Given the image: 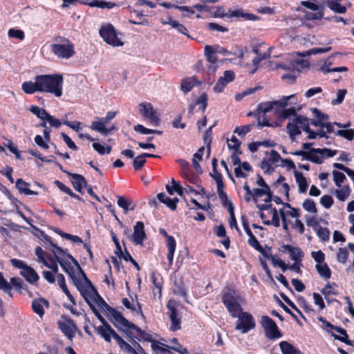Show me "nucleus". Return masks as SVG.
<instances>
[{
  "mask_svg": "<svg viewBox=\"0 0 354 354\" xmlns=\"http://www.w3.org/2000/svg\"><path fill=\"white\" fill-rule=\"evenodd\" d=\"M221 301L232 317H236L243 309V298L232 285L225 286L221 294Z\"/></svg>",
  "mask_w": 354,
  "mask_h": 354,
  "instance_id": "1",
  "label": "nucleus"
},
{
  "mask_svg": "<svg viewBox=\"0 0 354 354\" xmlns=\"http://www.w3.org/2000/svg\"><path fill=\"white\" fill-rule=\"evenodd\" d=\"M41 92L49 93L57 97L63 94L64 78L62 74H46L37 75Z\"/></svg>",
  "mask_w": 354,
  "mask_h": 354,
  "instance_id": "2",
  "label": "nucleus"
},
{
  "mask_svg": "<svg viewBox=\"0 0 354 354\" xmlns=\"http://www.w3.org/2000/svg\"><path fill=\"white\" fill-rule=\"evenodd\" d=\"M68 259L77 267L83 277V279L85 280V285L84 286V292H83L84 295H81L84 297L86 304L91 308L92 306H95L92 303V301H93L100 308H102L103 306L106 304L104 299L99 295L91 281L88 279L85 272L80 267L78 261L71 254H68Z\"/></svg>",
  "mask_w": 354,
  "mask_h": 354,
  "instance_id": "3",
  "label": "nucleus"
},
{
  "mask_svg": "<svg viewBox=\"0 0 354 354\" xmlns=\"http://www.w3.org/2000/svg\"><path fill=\"white\" fill-rule=\"evenodd\" d=\"M55 44H50V51L58 58L69 59L75 54L74 44L67 38L57 36Z\"/></svg>",
  "mask_w": 354,
  "mask_h": 354,
  "instance_id": "4",
  "label": "nucleus"
},
{
  "mask_svg": "<svg viewBox=\"0 0 354 354\" xmlns=\"http://www.w3.org/2000/svg\"><path fill=\"white\" fill-rule=\"evenodd\" d=\"M291 155L302 156L304 159L311 161L316 164H322L323 160L315 153H319L322 155L324 158H331L335 156L337 153V150H333L328 148H313L310 151H305L304 150L292 151L290 153Z\"/></svg>",
  "mask_w": 354,
  "mask_h": 354,
  "instance_id": "5",
  "label": "nucleus"
},
{
  "mask_svg": "<svg viewBox=\"0 0 354 354\" xmlns=\"http://www.w3.org/2000/svg\"><path fill=\"white\" fill-rule=\"evenodd\" d=\"M99 33L103 40L109 45L113 47L122 46L124 43L118 38L120 32L115 28L111 24H104L101 26Z\"/></svg>",
  "mask_w": 354,
  "mask_h": 354,
  "instance_id": "6",
  "label": "nucleus"
},
{
  "mask_svg": "<svg viewBox=\"0 0 354 354\" xmlns=\"http://www.w3.org/2000/svg\"><path fill=\"white\" fill-rule=\"evenodd\" d=\"M55 254V259L57 262L59 263L63 270L68 274V276L73 280L75 286L77 287V290L80 291L81 295H84V286L85 285V280L84 281H81L80 279L77 278L75 274V269L73 266L71 265V262L64 259L63 258L59 257V254H56L55 251H53Z\"/></svg>",
  "mask_w": 354,
  "mask_h": 354,
  "instance_id": "7",
  "label": "nucleus"
},
{
  "mask_svg": "<svg viewBox=\"0 0 354 354\" xmlns=\"http://www.w3.org/2000/svg\"><path fill=\"white\" fill-rule=\"evenodd\" d=\"M58 328L70 341H73L78 330L75 321L67 315H62L61 319L57 323Z\"/></svg>",
  "mask_w": 354,
  "mask_h": 354,
  "instance_id": "8",
  "label": "nucleus"
},
{
  "mask_svg": "<svg viewBox=\"0 0 354 354\" xmlns=\"http://www.w3.org/2000/svg\"><path fill=\"white\" fill-rule=\"evenodd\" d=\"M260 324L264 330L266 337L269 339H279L283 336L275 322L269 316L261 317Z\"/></svg>",
  "mask_w": 354,
  "mask_h": 354,
  "instance_id": "9",
  "label": "nucleus"
},
{
  "mask_svg": "<svg viewBox=\"0 0 354 354\" xmlns=\"http://www.w3.org/2000/svg\"><path fill=\"white\" fill-rule=\"evenodd\" d=\"M235 329L240 330L242 333H246L248 331L254 329L256 326V323L253 316L248 312H243V309L239 313Z\"/></svg>",
  "mask_w": 354,
  "mask_h": 354,
  "instance_id": "10",
  "label": "nucleus"
},
{
  "mask_svg": "<svg viewBox=\"0 0 354 354\" xmlns=\"http://www.w3.org/2000/svg\"><path fill=\"white\" fill-rule=\"evenodd\" d=\"M91 310L102 323V325L99 326L97 328L98 334L100 335L106 342H111V337H113L115 333V330L113 329L109 324L103 318L95 306H91Z\"/></svg>",
  "mask_w": 354,
  "mask_h": 354,
  "instance_id": "11",
  "label": "nucleus"
},
{
  "mask_svg": "<svg viewBox=\"0 0 354 354\" xmlns=\"http://www.w3.org/2000/svg\"><path fill=\"white\" fill-rule=\"evenodd\" d=\"M139 111L142 116L144 118L148 119L150 124L153 126L158 127L160 124V116L151 103H140L139 104Z\"/></svg>",
  "mask_w": 354,
  "mask_h": 354,
  "instance_id": "12",
  "label": "nucleus"
},
{
  "mask_svg": "<svg viewBox=\"0 0 354 354\" xmlns=\"http://www.w3.org/2000/svg\"><path fill=\"white\" fill-rule=\"evenodd\" d=\"M178 306V302L174 299H170L167 304V308L170 312V330L173 332L177 331L179 329H180L181 317L179 315L178 311L177 310Z\"/></svg>",
  "mask_w": 354,
  "mask_h": 354,
  "instance_id": "13",
  "label": "nucleus"
},
{
  "mask_svg": "<svg viewBox=\"0 0 354 354\" xmlns=\"http://www.w3.org/2000/svg\"><path fill=\"white\" fill-rule=\"evenodd\" d=\"M102 308L112 317L111 322L118 330L122 329L124 324L128 323V320L120 312L110 306L106 302Z\"/></svg>",
  "mask_w": 354,
  "mask_h": 354,
  "instance_id": "14",
  "label": "nucleus"
},
{
  "mask_svg": "<svg viewBox=\"0 0 354 354\" xmlns=\"http://www.w3.org/2000/svg\"><path fill=\"white\" fill-rule=\"evenodd\" d=\"M102 308L112 317L111 322L118 330L122 329L124 324L128 323V320L120 312L110 306L106 302Z\"/></svg>",
  "mask_w": 354,
  "mask_h": 354,
  "instance_id": "15",
  "label": "nucleus"
},
{
  "mask_svg": "<svg viewBox=\"0 0 354 354\" xmlns=\"http://www.w3.org/2000/svg\"><path fill=\"white\" fill-rule=\"evenodd\" d=\"M291 97H292V95L284 97L280 100L261 102L258 105L257 111H259V113H263L270 112L274 109L278 111L279 108L285 107L288 105V100Z\"/></svg>",
  "mask_w": 354,
  "mask_h": 354,
  "instance_id": "16",
  "label": "nucleus"
},
{
  "mask_svg": "<svg viewBox=\"0 0 354 354\" xmlns=\"http://www.w3.org/2000/svg\"><path fill=\"white\" fill-rule=\"evenodd\" d=\"M130 329L136 331L139 336V337H138L139 341L144 340L148 342H151V344H153V342H156V340L153 339L152 335L151 334L146 333L140 327L129 321L128 323L124 324L123 328L120 330L124 332L128 336H131V333L129 331Z\"/></svg>",
  "mask_w": 354,
  "mask_h": 354,
  "instance_id": "17",
  "label": "nucleus"
},
{
  "mask_svg": "<svg viewBox=\"0 0 354 354\" xmlns=\"http://www.w3.org/2000/svg\"><path fill=\"white\" fill-rule=\"evenodd\" d=\"M217 16L221 18H242L245 21H255L258 19V17L255 15L244 12L242 9H229L227 12H222L221 14H218Z\"/></svg>",
  "mask_w": 354,
  "mask_h": 354,
  "instance_id": "18",
  "label": "nucleus"
},
{
  "mask_svg": "<svg viewBox=\"0 0 354 354\" xmlns=\"http://www.w3.org/2000/svg\"><path fill=\"white\" fill-rule=\"evenodd\" d=\"M131 240L136 245H142L147 238L143 222L138 221L133 227V234Z\"/></svg>",
  "mask_w": 354,
  "mask_h": 354,
  "instance_id": "19",
  "label": "nucleus"
},
{
  "mask_svg": "<svg viewBox=\"0 0 354 354\" xmlns=\"http://www.w3.org/2000/svg\"><path fill=\"white\" fill-rule=\"evenodd\" d=\"M44 306H45L46 308H48L49 302L47 299L43 297L34 299L32 302V309L33 312L36 313L41 319L43 318L45 314Z\"/></svg>",
  "mask_w": 354,
  "mask_h": 354,
  "instance_id": "20",
  "label": "nucleus"
},
{
  "mask_svg": "<svg viewBox=\"0 0 354 354\" xmlns=\"http://www.w3.org/2000/svg\"><path fill=\"white\" fill-rule=\"evenodd\" d=\"M9 283L12 287L13 286L15 289L19 293L23 294L24 292H26L30 297H32V292L30 291L28 286L23 281L21 278L12 277L10 279V283Z\"/></svg>",
  "mask_w": 354,
  "mask_h": 354,
  "instance_id": "21",
  "label": "nucleus"
},
{
  "mask_svg": "<svg viewBox=\"0 0 354 354\" xmlns=\"http://www.w3.org/2000/svg\"><path fill=\"white\" fill-rule=\"evenodd\" d=\"M201 84V82L197 80L195 76L184 78L180 83V90L184 93H187L192 91L195 86H199Z\"/></svg>",
  "mask_w": 354,
  "mask_h": 354,
  "instance_id": "22",
  "label": "nucleus"
},
{
  "mask_svg": "<svg viewBox=\"0 0 354 354\" xmlns=\"http://www.w3.org/2000/svg\"><path fill=\"white\" fill-rule=\"evenodd\" d=\"M35 81L34 82L32 81H26L23 82L21 88L25 93L30 95L35 92H41L37 75L35 76Z\"/></svg>",
  "mask_w": 354,
  "mask_h": 354,
  "instance_id": "23",
  "label": "nucleus"
},
{
  "mask_svg": "<svg viewBox=\"0 0 354 354\" xmlns=\"http://www.w3.org/2000/svg\"><path fill=\"white\" fill-rule=\"evenodd\" d=\"M332 329L342 335V336H340L332 333L331 335L335 338V339L339 340L347 345L354 346V341L348 339V335L344 328L334 325Z\"/></svg>",
  "mask_w": 354,
  "mask_h": 354,
  "instance_id": "24",
  "label": "nucleus"
},
{
  "mask_svg": "<svg viewBox=\"0 0 354 354\" xmlns=\"http://www.w3.org/2000/svg\"><path fill=\"white\" fill-rule=\"evenodd\" d=\"M20 274L30 284L36 283L39 279L38 274L29 266L26 267L24 270H21Z\"/></svg>",
  "mask_w": 354,
  "mask_h": 354,
  "instance_id": "25",
  "label": "nucleus"
},
{
  "mask_svg": "<svg viewBox=\"0 0 354 354\" xmlns=\"http://www.w3.org/2000/svg\"><path fill=\"white\" fill-rule=\"evenodd\" d=\"M285 251L288 252L290 257L295 261H301V259L304 257V252L298 247H293L290 245L286 244L282 246Z\"/></svg>",
  "mask_w": 354,
  "mask_h": 354,
  "instance_id": "26",
  "label": "nucleus"
},
{
  "mask_svg": "<svg viewBox=\"0 0 354 354\" xmlns=\"http://www.w3.org/2000/svg\"><path fill=\"white\" fill-rule=\"evenodd\" d=\"M68 174L73 178L72 183L74 189L79 192H82L83 187L87 186L86 178L81 174L71 173H68Z\"/></svg>",
  "mask_w": 354,
  "mask_h": 354,
  "instance_id": "27",
  "label": "nucleus"
},
{
  "mask_svg": "<svg viewBox=\"0 0 354 354\" xmlns=\"http://www.w3.org/2000/svg\"><path fill=\"white\" fill-rule=\"evenodd\" d=\"M81 3L88 6L90 7H96L100 8H112L115 3L113 2H106L103 0H80Z\"/></svg>",
  "mask_w": 354,
  "mask_h": 354,
  "instance_id": "28",
  "label": "nucleus"
},
{
  "mask_svg": "<svg viewBox=\"0 0 354 354\" xmlns=\"http://www.w3.org/2000/svg\"><path fill=\"white\" fill-rule=\"evenodd\" d=\"M30 184L25 182L22 178H18L16 181V187L21 194L26 195H38V192L28 188Z\"/></svg>",
  "mask_w": 354,
  "mask_h": 354,
  "instance_id": "29",
  "label": "nucleus"
},
{
  "mask_svg": "<svg viewBox=\"0 0 354 354\" xmlns=\"http://www.w3.org/2000/svg\"><path fill=\"white\" fill-rule=\"evenodd\" d=\"M279 345L282 354H303L299 348L286 341H281Z\"/></svg>",
  "mask_w": 354,
  "mask_h": 354,
  "instance_id": "30",
  "label": "nucleus"
},
{
  "mask_svg": "<svg viewBox=\"0 0 354 354\" xmlns=\"http://www.w3.org/2000/svg\"><path fill=\"white\" fill-rule=\"evenodd\" d=\"M294 176L296 179V182L298 184L299 192V193L306 192L308 189V183H307L306 178L304 176V175L301 172H299L297 170H295Z\"/></svg>",
  "mask_w": 354,
  "mask_h": 354,
  "instance_id": "31",
  "label": "nucleus"
},
{
  "mask_svg": "<svg viewBox=\"0 0 354 354\" xmlns=\"http://www.w3.org/2000/svg\"><path fill=\"white\" fill-rule=\"evenodd\" d=\"M218 195L221 200V204L224 207H226L228 212L234 210V207L231 201L227 198V195L224 191V187H218L217 189Z\"/></svg>",
  "mask_w": 354,
  "mask_h": 354,
  "instance_id": "32",
  "label": "nucleus"
},
{
  "mask_svg": "<svg viewBox=\"0 0 354 354\" xmlns=\"http://www.w3.org/2000/svg\"><path fill=\"white\" fill-rule=\"evenodd\" d=\"M122 303L126 308L130 310L131 312H136L142 317H145L142 310L141 304L138 301H137V305L136 306L131 303L128 298L124 297L122 299Z\"/></svg>",
  "mask_w": 354,
  "mask_h": 354,
  "instance_id": "33",
  "label": "nucleus"
},
{
  "mask_svg": "<svg viewBox=\"0 0 354 354\" xmlns=\"http://www.w3.org/2000/svg\"><path fill=\"white\" fill-rule=\"evenodd\" d=\"M150 277H151V279L152 281V283L153 285V295L156 296V294L158 293L159 298H160L162 297V279L160 278V279L158 280L156 277V274L154 271L151 273Z\"/></svg>",
  "mask_w": 354,
  "mask_h": 354,
  "instance_id": "34",
  "label": "nucleus"
},
{
  "mask_svg": "<svg viewBox=\"0 0 354 354\" xmlns=\"http://www.w3.org/2000/svg\"><path fill=\"white\" fill-rule=\"evenodd\" d=\"M216 50L213 46L206 45L204 48V55L207 58V62H209L212 64H215L217 61V57L216 56Z\"/></svg>",
  "mask_w": 354,
  "mask_h": 354,
  "instance_id": "35",
  "label": "nucleus"
},
{
  "mask_svg": "<svg viewBox=\"0 0 354 354\" xmlns=\"http://www.w3.org/2000/svg\"><path fill=\"white\" fill-rule=\"evenodd\" d=\"M172 292L176 295L187 297V291L183 281H174Z\"/></svg>",
  "mask_w": 354,
  "mask_h": 354,
  "instance_id": "36",
  "label": "nucleus"
},
{
  "mask_svg": "<svg viewBox=\"0 0 354 354\" xmlns=\"http://www.w3.org/2000/svg\"><path fill=\"white\" fill-rule=\"evenodd\" d=\"M315 268L324 279L327 280L331 277V271L326 263L316 264Z\"/></svg>",
  "mask_w": 354,
  "mask_h": 354,
  "instance_id": "37",
  "label": "nucleus"
},
{
  "mask_svg": "<svg viewBox=\"0 0 354 354\" xmlns=\"http://www.w3.org/2000/svg\"><path fill=\"white\" fill-rule=\"evenodd\" d=\"M208 95L206 93H203L195 101L193 102L194 105L199 106V109L202 113H205L208 105Z\"/></svg>",
  "mask_w": 354,
  "mask_h": 354,
  "instance_id": "38",
  "label": "nucleus"
},
{
  "mask_svg": "<svg viewBox=\"0 0 354 354\" xmlns=\"http://www.w3.org/2000/svg\"><path fill=\"white\" fill-rule=\"evenodd\" d=\"M41 232L44 240L55 249L54 251L56 252V254H58L59 255H65L68 258V254H70L69 253H67L66 250H63L62 248L55 244L53 242V239L50 236L44 234V232L42 231H41Z\"/></svg>",
  "mask_w": 354,
  "mask_h": 354,
  "instance_id": "39",
  "label": "nucleus"
},
{
  "mask_svg": "<svg viewBox=\"0 0 354 354\" xmlns=\"http://www.w3.org/2000/svg\"><path fill=\"white\" fill-rule=\"evenodd\" d=\"M113 338L115 339L118 345L121 348H125L129 352L132 354H139L130 344L127 343L116 332L115 333Z\"/></svg>",
  "mask_w": 354,
  "mask_h": 354,
  "instance_id": "40",
  "label": "nucleus"
},
{
  "mask_svg": "<svg viewBox=\"0 0 354 354\" xmlns=\"http://www.w3.org/2000/svg\"><path fill=\"white\" fill-rule=\"evenodd\" d=\"M294 122H296L299 129L301 128L304 130V131H310V122L309 120L306 117H304L301 115H297L294 119Z\"/></svg>",
  "mask_w": 354,
  "mask_h": 354,
  "instance_id": "41",
  "label": "nucleus"
},
{
  "mask_svg": "<svg viewBox=\"0 0 354 354\" xmlns=\"http://www.w3.org/2000/svg\"><path fill=\"white\" fill-rule=\"evenodd\" d=\"M30 111L35 115L38 118L41 120H45L48 115V113L46 111V109L43 108H40L35 105H32L30 108Z\"/></svg>",
  "mask_w": 354,
  "mask_h": 354,
  "instance_id": "42",
  "label": "nucleus"
},
{
  "mask_svg": "<svg viewBox=\"0 0 354 354\" xmlns=\"http://www.w3.org/2000/svg\"><path fill=\"white\" fill-rule=\"evenodd\" d=\"M351 189L348 185L344 186L340 189L335 190V196L340 201H344L350 195Z\"/></svg>",
  "mask_w": 354,
  "mask_h": 354,
  "instance_id": "43",
  "label": "nucleus"
},
{
  "mask_svg": "<svg viewBox=\"0 0 354 354\" xmlns=\"http://www.w3.org/2000/svg\"><path fill=\"white\" fill-rule=\"evenodd\" d=\"M106 122L104 121L101 120L99 121H93L91 124V129L93 130H95L100 133H103L104 135H108L109 133V130L105 127Z\"/></svg>",
  "mask_w": 354,
  "mask_h": 354,
  "instance_id": "44",
  "label": "nucleus"
},
{
  "mask_svg": "<svg viewBox=\"0 0 354 354\" xmlns=\"http://www.w3.org/2000/svg\"><path fill=\"white\" fill-rule=\"evenodd\" d=\"M286 128L288 129L290 138H292L295 136L301 134V131L296 122L293 121L292 122L288 123Z\"/></svg>",
  "mask_w": 354,
  "mask_h": 354,
  "instance_id": "45",
  "label": "nucleus"
},
{
  "mask_svg": "<svg viewBox=\"0 0 354 354\" xmlns=\"http://www.w3.org/2000/svg\"><path fill=\"white\" fill-rule=\"evenodd\" d=\"M8 35L10 38H16L19 41H23L25 38V33L22 30L17 28H10Z\"/></svg>",
  "mask_w": 354,
  "mask_h": 354,
  "instance_id": "46",
  "label": "nucleus"
},
{
  "mask_svg": "<svg viewBox=\"0 0 354 354\" xmlns=\"http://www.w3.org/2000/svg\"><path fill=\"white\" fill-rule=\"evenodd\" d=\"M303 207L308 212L316 214L317 209L315 201L310 198L306 199L303 203Z\"/></svg>",
  "mask_w": 354,
  "mask_h": 354,
  "instance_id": "47",
  "label": "nucleus"
},
{
  "mask_svg": "<svg viewBox=\"0 0 354 354\" xmlns=\"http://www.w3.org/2000/svg\"><path fill=\"white\" fill-rule=\"evenodd\" d=\"M348 251L345 248H339L337 253V260L341 263H346L348 258Z\"/></svg>",
  "mask_w": 354,
  "mask_h": 354,
  "instance_id": "48",
  "label": "nucleus"
},
{
  "mask_svg": "<svg viewBox=\"0 0 354 354\" xmlns=\"http://www.w3.org/2000/svg\"><path fill=\"white\" fill-rule=\"evenodd\" d=\"M117 198H118V201H117L118 205L120 207L123 209L124 213H127L129 210V206L131 205V201L130 200L125 198L124 197H123L122 196H118Z\"/></svg>",
  "mask_w": 354,
  "mask_h": 354,
  "instance_id": "49",
  "label": "nucleus"
},
{
  "mask_svg": "<svg viewBox=\"0 0 354 354\" xmlns=\"http://www.w3.org/2000/svg\"><path fill=\"white\" fill-rule=\"evenodd\" d=\"M333 175L335 184L337 187H341L342 184L346 179L345 175L343 173L337 170L333 171Z\"/></svg>",
  "mask_w": 354,
  "mask_h": 354,
  "instance_id": "50",
  "label": "nucleus"
},
{
  "mask_svg": "<svg viewBox=\"0 0 354 354\" xmlns=\"http://www.w3.org/2000/svg\"><path fill=\"white\" fill-rule=\"evenodd\" d=\"M280 297L281 299L292 309H294L296 312H297L300 316L305 319L304 315L302 314V313L299 310V308L297 307V306L289 299V297L283 292L279 293Z\"/></svg>",
  "mask_w": 354,
  "mask_h": 354,
  "instance_id": "51",
  "label": "nucleus"
},
{
  "mask_svg": "<svg viewBox=\"0 0 354 354\" xmlns=\"http://www.w3.org/2000/svg\"><path fill=\"white\" fill-rule=\"evenodd\" d=\"M67 297L71 301V304H64V305H63L64 307L65 308L68 309V310H70V312L73 315H78L77 309L75 308V306L77 305L75 298L73 297V296L72 295L71 293V295L67 296Z\"/></svg>",
  "mask_w": 354,
  "mask_h": 354,
  "instance_id": "52",
  "label": "nucleus"
},
{
  "mask_svg": "<svg viewBox=\"0 0 354 354\" xmlns=\"http://www.w3.org/2000/svg\"><path fill=\"white\" fill-rule=\"evenodd\" d=\"M151 348L156 354H174L168 348L160 346L157 342L151 344Z\"/></svg>",
  "mask_w": 354,
  "mask_h": 354,
  "instance_id": "53",
  "label": "nucleus"
},
{
  "mask_svg": "<svg viewBox=\"0 0 354 354\" xmlns=\"http://www.w3.org/2000/svg\"><path fill=\"white\" fill-rule=\"evenodd\" d=\"M336 135L343 137L348 140H352L354 139V130L353 129L338 130Z\"/></svg>",
  "mask_w": 354,
  "mask_h": 354,
  "instance_id": "54",
  "label": "nucleus"
},
{
  "mask_svg": "<svg viewBox=\"0 0 354 354\" xmlns=\"http://www.w3.org/2000/svg\"><path fill=\"white\" fill-rule=\"evenodd\" d=\"M319 230L316 232L317 236L319 237L320 241L325 242L329 240L330 239V230L326 227H322L319 229Z\"/></svg>",
  "mask_w": 354,
  "mask_h": 354,
  "instance_id": "55",
  "label": "nucleus"
},
{
  "mask_svg": "<svg viewBox=\"0 0 354 354\" xmlns=\"http://www.w3.org/2000/svg\"><path fill=\"white\" fill-rule=\"evenodd\" d=\"M313 113H314V116L316 118V120L320 122L322 126L325 123L324 120H327L329 118L328 115L323 113L317 108L313 109Z\"/></svg>",
  "mask_w": 354,
  "mask_h": 354,
  "instance_id": "56",
  "label": "nucleus"
},
{
  "mask_svg": "<svg viewBox=\"0 0 354 354\" xmlns=\"http://www.w3.org/2000/svg\"><path fill=\"white\" fill-rule=\"evenodd\" d=\"M213 173L210 174L211 177L216 181L217 189L218 187H225L224 183L223 181L222 174L218 171L217 169L212 170Z\"/></svg>",
  "mask_w": 354,
  "mask_h": 354,
  "instance_id": "57",
  "label": "nucleus"
},
{
  "mask_svg": "<svg viewBox=\"0 0 354 354\" xmlns=\"http://www.w3.org/2000/svg\"><path fill=\"white\" fill-rule=\"evenodd\" d=\"M146 162V159L142 158L140 155H138L133 160V167L136 171H140L144 167Z\"/></svg>",
  "mask_w": 354,
  "mask_h": 354,
  "instance_id": "58",
  "label": "nucleus"
},
{
  "mask_svg": "<svg viewBox=\"0 0 354 354\" xmlns=\"http://www.w3.org/2000/svg\"><path fill=\"white\" fill-rule=\"evenodd\" d=\"M49 261L46 260L42 263L46 266L47 268L51 269L52 272L54 273H57L58 272V266H57V261L55 260L51 257H48Z\"/></svg>",
  "mask_w": 354,
  "mask_h": 354,
  "instance_id": "59",
  "label": "nucleus"
},
{
  "mask_svg": "<svg viewBox=\"0 0 354 354\" xmlns=\"http://www.w3.org/2000/svg\"><path fill=\"white\" fill-rule=\"evenodd\" d=\"M333 198L330 195H324L320 198V203L326 209L330 208L333 205Z\"/></svg>",
  "mask_w": 354,
  "mask_h": 354,
  "instance_id": "60",
  "label": "nucleus"
},
{
  "mask_svg": "<svg viewBox=\"0 0 354 354\" xmlns=\"http://www.w3.org/2000/svg\"><path fill=\"white\" fill-rule=\"evenodd\" d=\"M311 256L314 259V260L317 262V264H322L325 263V254L322 250H318L316 252H312Z\"/></svg>",
  "mask_w": 354,
  "mask_h": 354,
  "instance_id": "61",
  "label": "nucleus"
},
{
  "mask_svg": "<svg viewBox=\"0 0 354 354\" xmlns=\"http://www.w3.org/2000/svg\"><path fill=\"white\" fill-rule=\"evenodd\" d=\"M346 92L347 91L346 89L338 90L337 93V98L332 100V104L336 105L341 104L344 101Z\"/></svg>",
  "mask_w": 354,
  "mask_h": 354,
  "instance_id": "62",
  "label": "nucleus"
},
{
  "mask_svg": "<svg viewBox=\"0 0 354 354\" xmlns=\"http://www.w3.org/2000/svg\"><path fill=\"white\" fill-rule=\"evenodd\" d=\"M296 115V109L295 107H290L289 109H283L279 113L281 118L287 119L290 116Z\"/></svg>",
  "mask_w": 354,
  "mask_h": 354,
  "instance_id": "63",
  "label": "nucleus"
},
{
  "mask_svg": "<svg viewBox=\"0 0 354 354\" xmlns=\"http://www.w3.org/2000/svg\"><path fill=\"white\" fill-rule=\"evenodd\" d=\"M61 136L63 138L64 141L66 144V145L71 149L76 151L77 150V147L75 143L71 140V138L66 135L65 133H61Z\"/></svg>",
  "mask_w": 354,
  "mask_h": 354,
  "instance_id": "64",
  "label": "nucleus"
}]
</instances>
